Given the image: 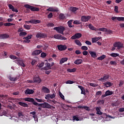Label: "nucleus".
<instances>
[{
  "label": "nucleus",
  "instance_id": "680f3d73",
  "mask_svg": "<svg viewBox=\"0 0 124 124\" xmlns=\"http://www.w3.org/2000/svg\"><path fill=\"white\" fill-rule=\"evenodd\" d=\"M75 83V81H71V80H67L66 82V84H74Z\"/></svg>",
  "mask_w": 124,
  "mask_h": 124
},
{
  "label": "nucleus",
  "instance_id": "393cba45",
  "mask_svg": "<svg viewBox=\"0 0 124 124\" xmlns=\"http://www.w3.org/2000/svg\"><path fill=\"white\" fill-rule=\"evenodd\" d=\"M68 60V58H62L60 62V64H62V63L65 62H67V60Z\"/></svg>",
  "mask_w": 124,
  "mask_h": 124
},
{
  "label": "nucleus",
  "instance_id": "b1692460",
  "mask_svg": "<svg viewBox=\"0 0 124 124\" xmlns=\"http://www.w3.org/2000/svg\"><path fill=\"white\" fill-rule=\"evenodd\" d=\"M104 86L106 87V88H109V87H111L112 86V83L109 82V81H107L105 83H103Z\"/></svg>",
  "mask_w": 124,
  "mask_h": 124
},
{
  "label": "nucleus",
  "instance_id": "c85d7f7f",
  "mask_svg": "<svg viewBox=\"0 0 124 124\" xmlns=\"http://www.w3.org/2000/svg\"><path fill=\"white\" fill-rule=\"evenodd\" d=\"M96 114L97 115H102V114H103V113H102V112L100 111V108H99L98 107H97L96 108Z\"/></svg>",
  "mask_w": 124,
  "mask_h": 124
},
{
  "label": "nucleus",
  "instance_id": "bf43d9fd",
  "mask_svg": "<svg viewBox=\"0 0 124 124\" xmlns=\"http://www.w3.org/2000/svg\"><path fill=\"white\" fill-rule=\"evenodd\" d=\"M37 63V61L35 59L33 60L31 62L32 65H34V64H36Z\"/></svg>",
  "mask_w": 124,
  "mask_h": 124
},
{
  "label": "nucleus",
  "instance_id": "3c124183",
  "mask_svg": "<svg viewBox=\"0 0 124 124\" xmlns=\"http://www.w3.org/2000/svg\"><path fill=\"white\" fill-rule=\"evenodd\" d=\"M114 11L116 13H119V7L118 6H115Z\"/></svg>",
  "mask_w": 124,
  "mask_h": 124
},
{
  "label": "nucleus",
  "instance_id": "c9c22d12",
  "mask_svg": "<svg viewBox=\"0 0 124 124\" xmlns=\"http://www.w3.org/2000/svg\"><path fill=\"white\" fill-rule=\"evenodd\" d=\"M88 27L89 28V29H90V30H92V31H96V28L95 27H94L93 25L91 24H89Z\"/></svg>",
  "mask_w": 124,
  "mask_h": 124
},
{
  "label": "nucleus",
  "instance_id": "e433bc0d",
  "mask_svg": "<svg viewBox=\"0 0 124 124\" xmlns=\"http://www.w3.org/2000/svg\"><path fill=\"white\" fill-rule=\"evenodd\" d=\"M32 34H29L27 35V36L26 37H24L23 38V39H28V40H30V39H31V38H32Z\"/></svg>",
  "mask_w": 124,
  "mask_h": 124
},
{
  "label": "nucleus",
  "instance_id": "423d86ee",
  "mask_svg": "<svg viewBox=\"0 0 124 124\" xmlns=\"http://www.w3.org/2000/svg\"><path fill=\"white\" fill-rule=\"evenodd\" d=\"M37 106H41V107H43V108H51V105H50V104H49L48 103H46V102H45L43 104L38 103Z\"/></svg>",
  "mask_w": 124,
  "mask_h": 124
},
{
  "label": "nucleus",
  "instance_id": "6ab92c4d",
  "mask_svg": "<svg viewBox=\"0 0 124 124\" xmlns=\"http://www.w3.org/2000/svg\"><path fill=\"white\" fill-rule=\"evenodd\" d=\"M74 63L77 65L82 64L83 63V60L82 59H77L74 62Z\"/></svg>",
  "mask_w": 124,
  "mask_h": 124
},
{
  "label": "nucleus",
  "instance_id": "a19ab883",
  "mask_svg": "<svg viewBox=\"0 0 124 124\" xmlns=\"http://www.w3.org/2000/svg\"><path fill=\"white\" fill-rule=\"evenodd\" d=\"M75 43L77 45H78V46H82V43H81V42L79 41L78 40H76L75 41Z\"/></svg>",
  "mask_w": 124,
  "mask_h": 124
},
{
  "label": "nucleus",
  "instance_id": "f03ea898",
  "mask_svg": "<svg viewBox=\"0 0 124 124\" xmlns=\"http://www.w3.org/2000/svg\"><path fill=\"white\" fill-rule=\"evenodd\" d=\"M24 7H25V8H28L29 9H31V11H39V8L34 7L32 6H31V5L25 4L24 5Z\"/></svg>",
  "mask_w": 124,
  "mask_h": 124
},
{
  "label": "nucleus",
  "instance_id": "9d476101",
  "mask_svg": "<svg viewBox=\"0 0 124 124\" xmlns=\"http://www.w3.org/2000/svg\"><path fill=\"white\" fill-rule=\"evenodd\" d=\"M33 80L34 81V83H38V84H39V83H41L42 81L39 76L34 77L33 78Z\"/></svg>",
  "mask_w": 124,
  "mask_h": 124
},
{
  "label": "nucleus",
  "instance_id": "ddd939ff",
  "mask_svg": "<svg viewBox=\"0 0 124 124\" xmlns=\"http://www.w3.org/2000/svg\"><path fill=\"white\" fill-rule=\"evenodd\" d=\"M55 97H56V94L55 93L52 94H47L46 95L45 99H48V98L53 99V98H55Z\"/></svg>",
  "mask_w": 124,
  "mask_h": 124
},
{
  "label": "nucleus",
  "instance_id": "39448f33",
  "mask_svg": "<svg viewBox=\"0 0 124 124\" xmlns=\"http://www.w3.org/2000/svg\"><path fill=\"white\" fill-rule=\"evenodd\" d=\"M113 46L114 47H117L118 50H120V49H122V48H124L123 43H121V42H117L116 43H115L113 45Z\"/></svg>",
  "mask_w": 124,
  "mask_h": 124
},
{
  "label": "nucleus",
  "instance_id": "2f4dec72",
  "mask_svg": "<svg viewBox=\"0 0 124 124\" xmlns=\"http://www.w3.org/2000/svg\"><path fill=\"white\" fill-rule=\"evenodd\" d=\"M15 24L14 23H6L4 24V26H5V27H10L11 26H15Z\"/></svg>",
  "mask_w": 124,
  "mask_h": 124
},
{
  "label": "nucleus",
  "instance_id": "13d9d810",
  "mask_svg": "<svg viewBox=\"0 0 124 124\" xmlns=\"http://www.w3.org/2000/svg\"><path fill=\"white\" fill-rule=\"evenodd\" d=\"M59 94L60 97H61L62 98V99L64 100V96L62 94V93H61V92H59Z\"/></svg>",
  "mask_w": 124,
  "mask_h": 124
},
{
  "label": "nucleus",
  "instance_id": "7c9ffc66",
  "mask_svg": "<svg viewBox=\"0 0 124 124\" xmlns=\"http://www.w3.org/2000/svg\"><path fill=\"white\" fill-rule=\"evenodd\" d=\"M107 31V28H99V29H97L96 30V31H105L106 32Z\"/></svg>",
  "mask_w": 124,
  "mask_h": 124
},
{
  "label": "nucleus",
  "instance_id": "8fccbe9b",
  "mask_svg": "<svg viewBox=\"0 0 124 124\" xmlns=\"http://www.w3.org/2000/svg\"><path fill=\"white\" fill-rule=\"evenodd\" d=\"M74 24H75V25H80L82 24V23H81L79 20H75L74 21Z\"/></svg>",
  "mask_w": 124,
  "mask_h": 124
},
{
  "label": "nucleus",
  "instance_id": "1a4fd4ad",
  "mask_svg": "<svg viewBox=\"0 0 124 124\" xmlns=\"http://www.w3.org/2000/svg\"><path fill=\"white\" fill-rule=\"evenodd\" d=\"M37 38H45L46 37V34L44 33L38 32L36 34Z\"/></svg>",
  "mask_w": 124,
  "mask_h": 124
},
{
  "label": "nucleus",
  "instance_id": "f8f14e48",
  "mask_svg": "<svg viewBox=\"0 0 124 124\" xmlns=\"http://www.w3.org/2000/svg\"><path fill=\"white\" fill-rule=\"evenodd\" d=\"M109 77H110L109 75H105L103 78H100L99 79V81H101V82H106V80L109 79Z\"/></svg>",
  "mask_w": 124,
  "mask_h": 124
},
{
  "label": "nucleus",
  "instance_id": "79ce46f5",
  "mask_svg": "<svg viewBox=\"0 0 124 124\" xmlns=\"http://www.w3.org/2000/svg\"><path fill=\"white\" fill-rule=\"evenodd\" d=\"M67 71L70 73L75 72V71H76V69L75 68H74L73 69L69 68V69H67Z\"/></svg>",
  "mask_w": 124,
  "mask_h": 124
},
{
  "label": "nucleus",
  "instance_id": "aec40b11",
  "mask_svg": "<svg viewBox=\"0 0 124 124\" xmlns=\"http://www.w3.org/2000/svg\"><path fill=\"white\" fill-rule=\"evenodd\" d=\"M42 90L45 93H50V90H49V89H48L47 87L44 86L42 88Z\"/></svg>",
  "mask_w": 124,
  "mask_h": 124
},
{
  "label": "nucleus",
  "instance_id": "7ed1b4c3",
  "mask_svg": "<svg viewBox=\"0 0 124 124\" xmlns=\"http://www.w3.org/2000/svg\"><path fill=\"white\" fill-rule=\"evenodd\" d=\"M25 101H28V102H32V104L33 105H35V106H37L38 105V103L35 101H34V99L32 98H26L25 99Z\"/></svg>",
  "mask_w": 124,
  "mask_h": 124
},
{
  "label": "nucleus",
  "instance_id": "a878e982",
  "mask_svg": "<svg viewBox=\"0 0 124 124\" xmlns=\"http://www.w3.org/2000/svg\"><path fill=\"white\" fill-rule=\"evenodd\" d=\"M70 10H71V11H72V12H74V13L76 12V11H77V10H79V8L72 7L70 8Z\"/></svg>",
  "mask_w": 124,
  "mask_h": 124
},
{
  "label": "nucleus",
  "instance_id": "bb28decb",
  "mask_svg": "<svg viewBox=\"0 0 124 124\" xmlns=\"http://www.w3.org/2000/svg\"><path fill=\"white\" fill-rule=\"evenodd\" d=\"M46 99L47 102H48V103H54V104H56L57 103V101L55 100H51V99L49 98H48V99Z\"/></svg>",
  "mask_w": 124,
  "mask_h": 124
},
{
  "label": "nucleus",
  "instance_id": "49530a36",
  "mask_svg": "<svg viewBox=\"0 0 124 124\" xmlns=\"http://www.w3.org/2000/svg\"><path fill=\"white\" fill-rule=\"evenodd\" d=\"M27 35V32L21 31L19 33V36H25Z\"/></svg>",
  "mask_w": 124,
  "mask_h": 124
},
{
  "label": "nucleus",
  "instance_id": "0eeeda50",
  "mask_svg": "<svg viewBox=\"0 0 124 124\" xmlns=\"http://www.w3.org/2000/svg\"><path fill=\"white\" fill-rule=\"evenodd\" d=\"M57 47L59 51H65L67 49V46L65 45H60L57 46Z\"/></svg>",
  "mask_w": 124,
  "mask_h": 124
},
{
  "label": "nucleus",
  "instance_id": "69168bd1",
  "mask_svg": "<svg viewBox=\"0 0 124 124\" xmlns=\"http://www.w3.org/2000/svg\"><path fill=\"white\" fill-rule=\"evenodd\" d=\"M81 49H82L84 51H87L88 50V46H82L81 47Z\"/></svg>",
  "mask_w": 124,
  "mask_h": 124
},
{
  "label": "nucleus",
  "instance_id": "c756f323",
  "mask_svg": "<svg viewBox=\"0 0 124 124\" xmlns=\"http://www.w3.org/2000/svg\"><path fill=\"white\" fill-rule=\"evenodd\" d=\"M106 94L107 95V96H108V95H112L114 93H113V91H111L110 90H108L106 92Z\"/></svg>",
  "mask_w": 124,
  "mask_h": 124
},
{
  "label": "nucleus",
  "instance_id": "c03bdc74",
  "mask_svg": "<svg viewBox=\"0 0 124 124\" xmlns=\"http://www.w3.org/2000/svg\"><path fill=\"white\" fill-rule=\"evenodd\" d=\"M111 57H112L113 58H116V57H119V55L118 53H113L110 54Z\"/></svg>",
  "mask_w": 124,
  "mask_h": 124
},
{
  "label": "nucleus",
  "instance_id": "864d4df0",
  "mask_svg": "<svg viewBox=\"0 0 124 124\" xmlns=\"http://www.w3.org/2000/svg\"><path fill=\"white\" fill-rule=\"evenodd\" d=\"M31 26L28 25H24V28L26 29V30H31Z\"/></svg>",
  "mask_w": 124,
  "mask_h": 124
},
{
  "label": "nucleus",
  "instance_id": "412c9836",
  "mask_svg": "<svg viewBox=\"0 0 124 124\" xmlns=\"http://www.w3.org/2000/svg\"><path fill=\"white\" fill-rule=\"evenodd\" d=\"M46 11H50L51 12H58V11H59L58 9H54L53 7H49Z\"/></svg>",
  "mask_w": 124,
  "mask_h": 124
},
{
  "label": "nucleus",
  "instance_id": "338daca9",
  "mask_svg": "<svg viewBox=\"0 0 124 124\" xmlns=\"http://www.w3.org/2000/svg\"><path fill=\"white\" fill-rule=\"evenodd\" d=\"M101 94H102V92L101 91H98L96 93L95 96L96 95H101Z\"/></svg>",
  "mask_w": 124,
  "mask_h": 124
},
{
  "label": "nucleus",
  "instance_id": "f3484780",
  "mask_svg": "<svg viewBox=\"0 0 124 124\" xmlns=\"http://www.w3.org/2000/svg\"><path fill=\"white\" fill-rule=\"evenodd\" d=\"M8 79L12 82H15V81H17V80H18V77H13L11 76H9L8 77Z\"/></svg>",
  "mask_w": 124,
  "mask_h": 124
},
{
  "label": "nucleus",
  "instance_id": "58836bf2",
  "mask_svg": "<svg viewBox=\"0 0 124 124\" xmlns=\"http://www.w3.org/2000/svg\"><path fill=\"white\" fill-rule=\"evenodd\" d=\"M61 37L62 35L61 34H55L54 36V38H55V39H61Z\"/></svg>",
  "mask_w": 124,
  "mask_h": 124
},
{
  "label": "nucleus",
  "instance_id": "6e6552de",
  "mask_svg": "<svg viewBox=\"0 0 124 124\" xmlns=\"http://www.w3.org/2000/svg\"><path fill=\"white\" fill-rule=\"evenodd\" d=\"M82 37V34L80 33H77L71 37V39H78Z\"/></svg>",
  "mask_w": 124,
  "mask_h": 124
},
{
  "label": "nucleus",
  "instance_id": "6e6d98bb",
  "mask_svg": "<svg viewBox=\"0 0 124 124\" xmlns=\"http://www.w3.org/2000/svg\"><path fill=\"white\" fill-rule=\"evenodd\" d=\"M1 116H3V115H6L7 112L5 110H1L0 111Z\"/></svg>",
  "mask_w": 124,
  "mask_h": 124
},
{
  "label": "nucleus",
  "instance_id": "4c0bfd02",
  "mask_svg": "<svg viewBox=\"0 0 124 124\" xmlns=\"http://www.w3.org/2000/svg\"><path fill=\"white\" fill-rule=\"evenodd\" d=\"M30 115H32V117L33 119H36V112L35 111H32L30 112Z\"/></svg>",
  "mask_w": 124,
  "mask_h": 124
},
{
  "label": "nucleus",
  "instance_id": "37998d69",
  "mask_svg": "<svg viewBox=\"0 0 124 124\" xmlns=\"http://www.w3.org/2000/svg\"><path fill=\"white\" fill-rule=\"evenodd\" d=\"M97 103L99 105H103V104H104V101L103 100H98L97 101Z\"/></svg>",
  "mask_w": 124,
  "mask_h": 124
},
{
  "label": "nucleus",
  "instance_id": "4be33fe9",
  "mask_svg": "<svg viewBox=\"0 0 124 124\" xmlns=\"http://www.w3.org/2000/svg\"><path fill=\"white\" fill-rule=\"evenodd\" d=\"M18 104L22 107H29V105L26 103H23L22 102H18Z\"/></svg>",
  "mask_w": 124,
  "mask_h": 124
},
{
  "label": "nucleus",
  "instance_id": "20e7f679",
  "mask_svg": "<svg viewBox=\"0 0 124 124\" xmlns=\"http://www.w3.org/2000/svg\"><path fill=\"white\" fill-rule=\"evenodd\" d=\"M91 18L92 17L90 16H82L81 17L80 21L81 22H88L89 20H90V19H91Z\"/></svg>",
  "mask_w": 124,
  "mask_h": 124
},
{
  "label": "nucleus",
  "instance_id": "a211bd4d",
  "mask_svg": "<svg viewBox=\"0 0 124 124\" xmlns=\"http://www.w3.org/2000/svg\"><path fill=\"white\" fill-rule=\"evenodd\" d=\"M78 87L79 89H80L81 91V94H84V95H86V92H85V89H84V87L80 85H78Z\"/></svg>",
  "mask_w": 124,
  "mask_h": 124
},
{
  "label": "nucleus",
  "instance_id": "ea45409f",
  "mask_svg": "<svg viewBox=\"0 0 124 124\" xmlns=\"http://www.w3.org/2000/svg\"><path fill=\"white\" fill-rule=\"evenodd\" d=\"M106 58V55H103L97 58V60H99V61H102V60H104Z\"/></svg>",
  "mask_w": 124,
  "mask_h": 124
},
{
  "label": "nucleus",
  "instance_id": "dca6fc26",
  "mask_svg": "<svg viewBox=\"0 0 124 124\" xmlns=\"http://www.w3.org/2000/svg\"><path fill=\"white\" fill-rule=\"evenodd\" d=\"M9 35L7 34H0V39H6V38H9Z\"/></svg>",
  "mask_w": 124,
  "mask_h": 124
},
{
  "label": "nucleus",
  "instance_id": "f257e3e1",
  "mask_svg": "<svg viewBox=\"0 0 124 124\" xmlns=\"http://www.w3.org/2000/svg\"><path fill=\"white\" fill-rule=\"evenodd\" d=\"M53 30L54 31H56L58 32V33H61V34H64V33H63V31H65V28L64 27L61 26V27H54L53 28Z\"/></svg>",
  "mask_w": 124,
  "mask_h": 124
},
{
  "label": "nucleus",
  "instance_id": "4d7b16f0",
  "mask_svg": "<svg viewBox=\"0 0 124 124\" xmlns=\"http://www.w3.org/2000/svg\"><path fill=\"white\" fill-rule=\"evenodd\" d=\"M106 32H107V33H108L109 34H111V33H113V31L107 29Z\"/></svg>",
  "mask_w": 124,
  "mask_h": 124
},
{
  "label": "nucleus",
  "instance_id": "a18cd8bd",
  "mask_svg": "<svg viewBox=\"0 0 124 124\" xmlns=\"http://www.w3.org/2000/svg\"><path fill=\"white\" fill-rule=\"evenodd\" d=\"M46 67L51 69V66H53V65H54V63H52L51 65L49 63H46Z\"/></svg>",
  "mask_w": 124,
  "mask_h": 124
},
{
  "label": "nucleus",
  "instance_id": "5701e85b",
  "mask_svg": "<svg viewBox=\"0 0 124 124\" xmlns=\"http://www.w3.org/2000/svg\"><path fill=\"white\" fill-rule=\"evenodd\" d=\"M102 117L103 119H107L108 118L109 119H113V117H112L111 115H107L106 113H103Z\"/></svg>",
  "mask_w": 124,
  "mask_h": 124
},
{
  "label": "nucleus",
  "instance_id": "de8ad7c7",
  "mask_svg": "<svg viewBox=\"0 0 124 124\" xmlns=\"http://www.w3.org/2000/svg\"><path fill=\"white\" fill-rule=\"evenodd\" d=\"M73 122H74V121H77V122H78V121H79V118L76 116H73Z\"/></svg>",
  "mask_w": 124,
  "mask_h": 124
},
{
  "label": "nucleus",
  "instance_id": "cd10ccee",
  "mask_svg": "<svg viewBox=\"0 0 124 124\" xmlns=\"http://www.w3.org/2000/svg\"><path fill=\"white\" fill-rule=\"evenodd\" d=\"M89 54H90L91 57H92L93 58H96V53L92 51H90Z\"/></svg>",
  "mask_w": 124,
  "mask_h": 124
},
{
  "label": "nucleus",
  "instance_id": "473e14b6",
  "mask_svg": "<svg viewBox=\"0 0 124 124\" xmlns=\"http://www.w3.org/2000/svg\"><path fill=\"white\" fill-rule=\"evenodd\" d=\"M18 116L19 118H24L25 115H24V113L22 111H19L18 113Z\"/></svg>",
  "mask_w": 124,
  "mask_h": 124
},
{
  "label": "nucleus",
  "instance_id": "09e8293b",
  "mask_svg": "<svg viewBox=\"0 0 124 124\" xmlns=\"http://www.w3.org/2000/svg\"><path fill=\"white\" fill-rule=\"evenodd\" d=\"M72 20H70L68 21V26L69 28H72Z\"/></svg>",
  "mask_w": 124,
  "mask_h": 124
},
{
  "label": "nucleus",
  "instance_id": "5fc2aeb1",
  "mask_svg": "<svg viewBox=\"0 0 124 124\" xmlns=\"http://www.w3.org/2000/svg\"><path fill=\"white\" fill-rule=\"evenodd\" d=\"M97 41H98V39H97V38H92V43H95V42H97Z\"/></svg>",
  "mask_w": 124,
  "mask_h": 124
},
{
  "label": "nucleus",
  "instance_id": "052dcab7",
  "mask_svg": "<svg viewBox=\"0 0 124 124\" xmlns=\"http://www.w3.org/2000/svg\"><path fill=\"white\" fill-rule=\"evenodd\" d=\"M54 26H55V24L52 23H48L47 24V27H54Z\"/></svg>",
  "mask_w": 124,
  "mask_h": 124
},
{
  "label": "nucleus",
  "instance_id": "774afa93",
  "mask_svg": "<svg viewBox=\"0 0 124 124\" xmlns=\"http://www.w3.org/2000/svg\"><path fill=\"white\" fill-rule=\"evenodd\" d=\"M89 85L91 86V87H97V84L95 83H90Z\"/></svg>",
  "mask_w": 124,
  "mask_h": 124
},
{
  "label": "nucleus",
  "instance_id": "603ef678",
  "mask_svg": "<svg viewBox=\"0 0 124 124\" xmlns=\"http://www.w3.org/2000/svg\"><path fill=\"white\" fill-rule=\"evenodd\" d=\"M117 20L119 21L124 22V17H118Z\"/></svg>",
  "mask_w": 124,
  "mask_h": 124
},
{
  "label": "nucleus",
  "instance_id": "f704fd0d",
  "mask_svg": "<svg viewBox=\"0 0 124 124\" xmlns=\"http://www.w3.org/2000/svg\"><path fill=\"white\" fill-rule=\"evenodd\" d=\"M40 22L41 21L39 20L32 19V24H35L36 25V24H39Z\"/></svg>",
  "mask_w": 124,
  "mask_h": 124
},
{
  "label": "nucleus",
  "instance_id": "4468645a",
  "mask_svg": "<svg viewBox=\"0 0 124 124\" xmlns=\"http://www.w3.org/2000/svg\"><path fill=\"white\" fill-rule=\"evenodd\" d=\"M42 52V50H36L32 52L31 55H32V56H37V55H39L40 54H41Z\"/></svg>",
  "mask_w": 124,
  "mask_h": 124
},
{
  "label": "nucleus",
  "instance_id": "0e129e2a",
  "mask_svg": "<svg viewBox=\"0 0 124 124\" xmlns=\"http://www.w3.org/2000/svg\"><path fill=\"white\" fill-rule=\"evenodd\" d=\"M10 58L11 59V60H16L17 59V57L14 55H10Z\"/></svg>",
  "mask_w": 124,
  "mask_h": 124
},
{
  "label": "nucleus",
  "instance_id": "2eb2a0df",
  "mask_svg": "<svg viewBox=\"0 0 124 124\" xmlns=\"http://www.w3.org/2000/svg\"><path fill=\"white\" fill-rule=\"evenodd\" d=\"M25 93L26 94H32L34 93V91L31 89H27L25 90Z\"/></svg>",
  "mask_w": 124,
  "mask_h": 124
},
{
  "label": "nucleus",
  "instance_id": "72a5a7b5",
  "mask_svg": "<svg viewBox=\"0 0 124 124\" xmlns=\"http://www.w3.org/2000/svg\"><path fill=\"white\" fill-rule=\"evenodd\" d=\"M59 18L61 20H63V19H65V16H64V14H60Z\"/></svg>",
  "mask_w": 124,
  "mask_h": 124
},
{
  "label": "nucleus",
  "instance_id": "e2e57ef3",
  "mask_svg": "<svg viewBox=\"0 0 124 124\" xmlns=\"http://www.w3.org/2000/svg\"><path fill=\"white\" fill-rule=\"evenodd\" d=\"M41 56L42 58H45L47 56V54H46V53L42 52L41 54Z\"/></svg>",
  "mask_w": 124,
  "mask_h": 124
},
{
  "label": "nucleus",
  "instance_id": "9b49d317",
  "mask_svg": "<svg viewBox=\"0 0 124 124\" xmlns=\"http://www.w3.org/2000/svg\"><path fill=\"white\" fill-rule=\"evenodd\" d=\"M16 62L18 65H20V66H22V67H25L26 66V65H25L24 62L22 60L18 59L16 61Z\"/></svg>",
  "mask_w": 124,
  "mask_h": 124
}]
</instances>
